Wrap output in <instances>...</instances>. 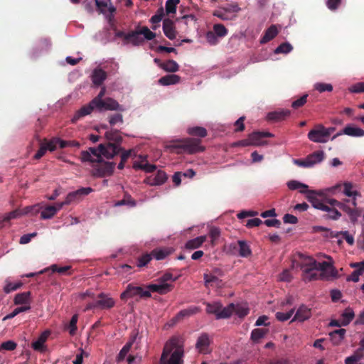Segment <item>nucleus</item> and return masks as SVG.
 Returning a JSON list of instances; mask_svg holds the SVG:
<instances>
[{
	"mask_svg": "<svg viewBox=\"0 0 364 364\" xmlns=\"http://www.w3.org/2000/svg\"><path fill=\"white\" fill-rule=\"evenodd\" d=\"M307 197L314 208L327 213L324 215L327 219L337 220L340 218L341 213L337 208L346 213L353 223L357 221L362 213L360 208L353 209L346 203L350 202L348 199L345 200V203H343L314 191H311L309 196Z\"/></svg>",
	"mask_w": 364,
	"mask_h": 364,
	"instance_id": "f257e3e1",
	"label": "nucleus"
},
{
	"mask_svg": "<svg viewBox=\"0 0 364 364\" xmlns=\"http://www.w3.org/2000/svg\"><path fill=\"white\" fill-rule=\"evenodd\" d=\"M183 339L178 336H173L164 345L160 363L161 364H183Z\"/></svg>",
	"mask_w": 364,
	"mask_h": 364,
	"instance_id": "f03ea898",
	"label": "nucleus"
},
{
	"mask_svg": "<svg viewBox=\"0 0 364 364\" xmlns=\"http://www.w3.org/2000/svg\"><path fill=\"white\" fill-rule=\"evenodd\" d=\"M119 148L112 143L100 144L98 148L90 147L88 151L81 152V160L83 162H101L102 156L107 159H112L119 154Z\"/></svg>",
	"mask_w": 364,
	"mask_h": 364,
	"instance_id": "7ed1b4c3",
	"label": "nucleus"
},
{
	"mask_svg": "<svg viewBox=\"0 0 364 364\" xmlns=\"http://www.w3.org/2000/svg\"><path fill=\"white\" fill-rule=\"evenodd\" d=\"M169 148L178 154L183 153L194 154L205 151V146L201 145V140L196 138H186L173 141Z\"/></svg>",
	"mask_w": 364,
	"mask_h": 364,
	"instance_id": "20e7f679",
	"label": "nucleus"
},
{
	"mask_svg": "<svg viewBox=\"0 0 364 364\" xmlns=\"http://www.w3.org/2000/svg\"><path fill=\"white\" fill-rule=\"evenodd\" d=\"M156 37V33L150 31L147 26H137L135 31H130L126 36V41L134 46H139L144 43V39L151 41Z\"/></svg>",
	"mask_w": 364,
	"mask_h": 364,
	"instance_id": "39448f33",
	"label": "nucleus"
},
{
	"mask_svg": "<svg viewBox=\"0 0 364 364\" xmlns=\"http://www.w3.org/2000/svg\"><path fill=\"white\" fill-rule=\"evenodd\" d=\"M203 304L206 306V313L214 314L217 319L228 318L233 313L234 304L232 303L226 307H223L222 304L219 301H214L213 303L204 302Z\"/></svg>",
	"mask_w": 364,
	"mask_h": 364,
	"instance_id": "423d86ee",
	"label": "nucleus"
},
{
	"mask_svg": "<svg viewBox=\"0 0 364 364\" xmlns=\"http://www.w3.org/2000/svg\"><path fill=\"white\" fill-rule=\"evenodd\" d=\"M93 166L92 174L95 177L103 178L112 175L115 167L114 162H105L102 159L101 162H97Z\"/></svg>",
	"mask_w": 364,
	"mask_h": 364,
	"instance_id": "0eeeda50",
	"label": "nucleus"
},
{
	"mask_svg": "<svg viewBox=\"0 0 364 364\" xmlns=\"http://www.w3.org/2000/svg\"><path fill=\"white\" fill-rule=\"evenodd\" d=\"M329 132L322 124H318L309 132L308 138L314 142L324 143L330 136Z\"/></svg>",
	"mask_w": 364,
	"mask_h": 364,
	"instance_id": "6e6552de",
	"label": "nucleus"
},
{
	"mask_svg": "<svg viewBox=\"0 0 364 364\" xmlns=\"http://www.w3.org/2000/svg\"><path fill=\"white\" fill-rule=\"evenodd\" d=\"M93 191L90 187L80 188L75 191L70 192L65 198V203H73L81 200L83 197Z\"/></svg>",
	"mask_w": 364,
	"mask_h": 364,
	"instance_id": "1a4fd4ad",
	"label": "nucleus"
},
{
	"mask_svg": "<svg viewBox=\"0 0 364 364\" xmlns=\"http://www.w3.org/2000/svg\"><path fill=\"white\" fill-rule=\"evenodd\" d=\"M229 247L230 250H237L238 255L242 257H247L252 255V250L245 240H238L237 244L231 243Z\"/></svg>",
	"mask_w": 364,
	"mask_h": 364,
	"instance_id": "9d476101",
	"label": "nucleus"
},
{
	"mask_svg": "<svg viewBox=\"0 0 364 364\" xmlns=\"http://www.w3.org/2000/svg\"><path fill=\"white\" fill-rule=\"evenodd\" d=\"M97 109L99 111L102 110H118V111H124V108L122 105H120L117 101L115 100L107 97L102 101V105L96 106Z\"/></svg>",
	"mask_w": 364,
	"mask_h": 364,
	"instance_id": "9b49d317",
	"label": "nucleus"
},
{
	"mask_svg": "<svg viewBox=\"0 0 364 364\" xmlns=\"http://www.w3.org/2000/svg\"><path fill=\"white\" fill-rule=\"evenodd\" d=\"M174 286L172 284H161L158 282L157 284H149L146 285V289H149V292H156L161 295L166 294L171 291Z\"/></svg>",
	"mask_w": 364,
	"mask_h": 364,
	"instance_id": "f8f14e48",
	"label": "nucleus"
},
{
	"mask_svg": "<svg viewBox=\"0 0 364 364\" xmlns=\"http://www.w3.org/2000/svg\"><path fill=\"white\" fill-rule=\"evenodd\" d=\"M96 305L101 309H109L114 306L115 301L113 298L109 296V295L105 293H100L97 296Z\"/></svg>",
	"mask_w": 364,
	"mask_h": 364,
	"instance_id": "ddd939ff",
	"label": "nucleus"
},
{
	"mask_svg": "<svg viewBox=\"0 0 364 364\" xmlns=\"http://www.w3.org/2000/svg\"><path fill=\"white\" fill-rule=\"evenodd\" d=\"M273 135L267 132H255L248 135L251 146H261L264 144L265 137H272Z\"/></svg>",
	"mask_w": 364,
	"mask_h": 364,
	"instance_id": "4468645a",
	"label": "nucleus"
},
{
	"mask_svg": "<svg viewBox=\"0 0 364 364\" xmlns=\"http://www.w3.org/2000/svg\"><path fill=\"white\" fill-rule=\"evenodd\" d=\"M298 257L299 259L298 262V266L300 267L301 269H316V260L312 257L306 256L302 253H299Z\"/></svg>",
	"mask_w": 364,
	"mask_h": 364,
	"instance_id": "2eb2a0df",
	"label": "nucleus"
},
{
	"mask_svg": "<svg viewBox=\"0 0 364 364\" xmlns=\"http://www.w3.org/2000/svg\"><path fill=\"white\" fill-rule=\"evenodd\" d=\"M105 136L108 141L107 143H112L119 148V153L122 151V148L120 146V144L122 141V137L118 130L112 129L110 131H107L105 132Z\"/></svg>",
	"mask_w": 364,
	"mask_h": 364,
	"instance_id": "dca6fc26",
	"label": "nucleus"
},
{
	"mask_svg": "<svg viewBox=\"0 0 364 364\" xmlns=\"http://www.w3.org/2000/svg\"><path fill=\"white\" fill-rule=\"evenodd\" d=\"M163 31L164 35L170 40H173L176 38L177 31L174 22L168 18L163 21Z\"/></svg>",
	"mask_w": 364,
	"mask_h": 364,
	"instance_id": "f3484780",
	"label": "nucleus"
},
{
	"mask_svg": "<svg viewBox=\"0 0 364 364\" xmlns=\"http://www.w3.org/2000/svg\"><path fill=\"white\" fill-rule=\"evenodd\" d=\"M95 109H97V107L95 105H92V101H90L89 104L82 106L75 112L71 119L72 122L75 123L82 117L90 114Z\"/></svg>",
	"mask_w": 364,
	"mask_h": 364,
	"instance_id": "a211bd4d",
	"label": "nucleus"
},
{
	"mask_svg": "<svg viewBox=\"0 0 364 364\" xmlns=\"http://www.w3.org/2000/svg\"><path fill=\"white\" fill-rule=\"evenodd\" d=\"M210 344V339L207 333H202L198 338L196 343V348L201 353H208V347Z\"/></svg>",
	"mask_w": 364,
	"mask_h": 364,
	"instance_id": "6ab92c4d",
	"label": "nucleus"
},
{
	"mask_svg": "<svg viewBox=\"0 0 364 364\" xmlns=\"http://www.w3.org/2000/svg\"><path fill=\"white\" fill-rule=\"evenodd\" d=\"M311 316V309L305 305H301L297 309L291 322L297 321L303 322L309 319Z\"/></svg>",
	"mask_w": 364,
	"mask_h": 364,
	"instance_id": "aec40b11",
	"label": "nucleus"
},
{
	"mask_svg": "<svg viewBox=\"0 0 364 364\" xmlns=\"http://www.w3.org/2000/svg\"><path fill=\"white\" fill-rule=\"evenodd\" d=\"M167 179L166 173L163 171H158L154 176H150L144 180V182L150 186H159L163 184Z\"/></svg>",
	"mask_w": 364,
	"mask_h": 364,
	"instance_id": "412c9836",
	"label": "nucleus"
},
{
	"mask_svg": "<svg viewBox=\"0 0 364 364\" xmlns=\"http://www.w3.org/2000/svg\"><path fill=\"white\" fill-rule=\"evenodd\" d=\"M137 336V333H132L129 341L123 346L117 356L116 361L121 363L124 360L127 353L129 352L133 343H134Z\"/></svg>",
	"mask_w": 364,
	"mask_h": 364,
	"instance_id": "4be33fe9",
	"label": "nucleus"
},
{
	"mask_svg": "<svg viewBox=\"0 0 364 364\" xmlns=\"http://www.w3.org/2000/svg\"><path fill=\"white\" fill-rule=\"evenodd\" d=\"M107 73L102 68H95L92 71L91 79L92 83L95 86H100L103 84L104 81L107 79Z\"/></svg>",
	"mask_w": 364,
	"mask_h": 364,
	"instance_id": "5701e85b",
	"label": "nucleus"
},
{
	"mask_svg": "<svg viewBox=\"0 0 364 364\" xmlns=\"http://www.w3.org/2000/svg\"><path fill=\"white\" fill-rule=\"evenodd\" d=\"M290 114L291 111L289 109H279L268 113L267 119L270 121L279 122L284 120Z\"/></svg>",
	"mask_w": 364,
	"mask_h": 364,
	"instance_id": "b1692460",
	"label": "nucleus"
},
{
	"mask_svg": "<svg viewBox=\"0 0 364 364\" xmlns=\"http://www.w3.org/2000/svg\"><path fill=\"white\" fill-rule=\"evenodd\" d=\"M139 286H135L133 283L129 284L126 289L121 294L120 299L122 300H127L129 298H134L138 296Z\"/></svg>",
	"mask_w": 364,
	"mask_h": 364,
	"instance_id": "393cba45",
	"label": "nucleus"
},
{
	"mask_svg": "<svg viewBox=\"0 0 364 364\" xmlns=\"http://www.w3.org/2000/svg\"><path fill=\"white\" fill-rule=\"evenodd\" d=\"M326 257L327 259H328L330 260V262H326V261H324V262H316V270H319V271L321 272V274H320V277L322 279H324L326 275L328 274L330 268L332 267V265L334 263L333 261L332 260L331 257L326 256Z\"/></svg>",
	"mask_w": 364,
	"mask_h": 364,
	"instance_id": "a878e982",
	"label": "nucleus"
},
{
	"mask_svg": "<svg viewBox=\"0 0 364 364\" xmlns=\"http://www.w3.org/2000/svg\"><path fill=\"white\" fill-rule=\"evenodd\" d=\"M200 308L198 306H191L188 309L180 311L173 318L175 321H180L185 317H189L200 311Z\"/></svg>",
	"mask_w": 364,
	"mask_h": 364,
	"instance_id": "bb28decb",
	"label": "nucleus"
},
{
	"mask_svg": "<svg viewBox=\"0 0 364 364\" xmlns=\"http://www.w3.org/2000/svg\"><path fill=\"white\" fill-rule=\"evenodd\" d=\"M206 235H201L187 241L185 247L188 250H195L202 246V245L206 241Z\"/></svg>",
	"mask_w": 364,
	"mask_h": 364,
	"instance_id": "cd10ccee",
	"label": "nucleus"
},
{
	"mask_svg": "<svg viewBox=\"0 0 364 364\" xmlns=\"http://www.w3.org/2000/svg\"><path fill=\"white\" fill-rule=\"evenodd\" d=\"M277 34L278 30L277 26L275 25H272L265 31L264 36L260 40V43L262 44L267 43L276 37Z\"/></svg>",
	"mask_w": 364,
	"mask_h": 364,
	"instance_id": "c85d7f7f",
	"label": "nucleus"
},
{
	"mask_svg": "<svg viewBox=\"0 0 364 364\" xmlns=\"http://www.w3.org/2000/svg\"><path fill=\"white\" fill-rule=\"evenodd\" d=\"M181 80V77L179 75L175 74L167 75L164 77H161L159 80V84L167 86L171 85H176Z\"/></svg>",
	"mask_w": 364,
	"mask_h": 364,
	"instance_id": "c756f323",
	"label": "nucleus"
},
{
	"mask_svg": "<svg viewBox=\"0 0 364 364\" xmlns=\"http://www.w3.org/2000/svg\"><path fill=\"white\" fill-rule=\"evenodd\" d=\"M343 133L354 137H360L364 136V130L363 129L351 125L346 126L343 129Z\"/></svg>",
	"mask_w": 364,
	"mask_h": 364,
	"instance_id": "7c9ffc66",
	"label": "nucleus"
},
{
	"mask_svg": "<svg viewBox=\"0 0 364 364\" xmlns=\"http://www.w3.org/2000/svg\"><path fill=\"white\" fill-rule=\"evenodd\" d=\"M325 154L323 151H316L309 154L306 158L310 166L321 162L324 159Z\"/></svg>",
	"mask_w": 364,
	"mask_h": 364,
	"instance_id": "2f4dec72",
	"label": "nucleus"
},
{
	"mask_svg": "<svg viewBox=\"0 0 364 364\" xmlns=\"http://www.w3.org/2000/svg\"><path fill=\"white\" fill-rule=\"evenodd\" d=\"M346 332V329L340 328L335 330L329 333L331 340L333 345H338L341 342V341L344 338Z\"/></svg>",
	"mask_w": 364,
	"mask_h": 364,
	"instance_id": "473e14b6",
	"label": "nucleus"
},
{
	"mask_svg": "<svg viewBox=\"0 0 364 364\" xmlns=\"http://www.w3.org/2000/svg\"><path fill=\"white\" fill-rule=\"evenodd\" d=\"M159 67L166 72L175 73L178 70L179 65L173 60H168L159 64Z\"/></svg>",
	"mask_w": 364,
	"mask_h": 364,
	"instance_id": "72a5a7b5",
	"label": "nucleus"
},
{
	"mask_svg": "<svg viewBox=\"0 0 364 364\" xmlns=\"http://www.w3.org/2000/svg\"><path fill=\"white\" fill-rule=\"evenodd\" d=\"M287 186L290 190H297L300 189V193H304L308 192V188L309 186L304 183H302L301 182H299L297 181H289L287 183ZM311 191H309V195L310 194Z\"/></svg>",
	"mask_w": 364,
	"mask_h": 364,
	"instance_id": "f704fd0d",
	"label": "nucleus"
},
{
	"mask_svg": "<svg viewBox=\"0 0 364 364\" xmlns=\"http://www.w3.org/2000/svg\"><path fill=\"white\" fill-rule=\"evenodd\" d=\"M31 297L30 291H25L22 293L17 294L14 297V304L16 305L19 304H29Z\"/></svg>",
	"mask_w": 364,
	"mask_h": 364,
	"instance_id": "c9c22d12",
	"label": "nucleus"
},
{
	"mask_svg": "<svg viewBox=\"0 0 364 364\" xmlns=\"http://www.w3.org/2000/svg\"><path fill=\"white\" fill-rule=\"evenodd\" d=\"M354 312L352 309L346 308L341 314V324L342 326L348 325L354 318Z\"/></svg>",
	"mask_w": 364,
	"mask_h": 364,
	"instance_id": "e433bc0d",
	"label": "nucleus"
},
{
	"mask_svg": "<svg viewBox=\"0 0 364 364\" xmlns=\"http://www.w3.org/2000/svg\"><path fill=\"white\" fill-rule=\"evenodd\" d=\"M47 338L48 334L46 333H42L36 341L32 343V348L35 350L42 352L43 350L44 343L46 341Z\"/></svg>",
	"mask_w": 364,
	"mask_h": 364,
	"instance_id": "4c0bfd02",
	"label": "nucleus"
},
{
	"mask_svg": "<svg viewBox=\"0 0 364 364\" xmlns=\"http://www.w3.org/2000/svg\"><path fill=\"white\" fill-rule=\"evenodd\" d=\"M187 132L190 135L199 136L201 138L205 137L208 134L207 130L202 127H189L187 129Z\"/></svg>",
	"mask_w": 364,
	"mask_h": 364,
	"instance_id": "58836bf2",
	"label": "nucleus"
},
{
	"mask_svg": "<svg viewBox=\"0 0 364 364\" xmlns=\"http://www.w3.org/2000/svg\"><path fill=\"white\" fill-rule=\"evenodd\" d=\"M316 269H306L302 270V278L305 282H311L318 278V274L315 272Z\"/></svg>",
	"mask_w": 364,
	"mask_h": 364,
	"instance_id": "ea45409f",
	"label": "nucleus"
},
{
	"mask_svg": "<svg viewBox=\"0 0 364 364\" xmlns=\"http://www.w3.org/2000/svg\"><path fill=\"white\" fill-rule=\"evenodd\" d=\"M170 254V251L167 249H154L151 252L152 258L154 257L157 260L165 259Z\"/></svg>",
	"mask_w": 364,
	"mask_h": 364,
	"instance_id": "a19ab883",
	"label": "nucleus"
},
{
	"mask_svg": "<svg viewBox=\"0 0 364 364\" xmlns=\"http://www.w3.org/2000/svg\"><path fill=\"white\" fill-rule=\"evenodd\" d=\"M77 320H78L77 314H74L72 316L69 323L66 324V326H65V329H67L69 331V333L71 336H74L76 333Z\"/></svg>",
	"mask_w": 364,
	"mask_h": 364,
	"instance_id": "79ce46f5",
	"label": "nucleus"
},
{
	"mask_svg": "<svg viewBox=\"0 0 364 364\" xmlns=\"http://www.w3.org/2000/svg\"><path fill=\"white\" fill-rule=\"evenodd\" d=\"M220 230L217 227H212L209 230L208 235L210 238V243L212 246H215L220 236Z\"/></svg>",
	"mask_w": 364,
	"mask_h": 364,
	"instance_id": "37998d69",
	"label": "nucleus"
},
{
	"mask_svg": "<svg viewBox=\"0 0 364 364\" xmlns=\"http://www.w3.org/2000/svg\"><path fill=\"white\" fill-rule=\"evenodd\" d=\"M293 50V46L288 42H284L280 44L275 50V54H287Z\"/></svg>",
	"mask_w": 364,
	"mask_h": 364,
	"instance_id": "c03bdc74",
	"label": "nucleus"
},
{
	"mask_svg": "<svg viewBox=\"0 0 364 364\" xmlns=\"http://www.w3.org/2000/svg\"><path fill=\"white\" fill-rule=\"evenodd\" d=\"M56 214V209L53 205H48L41 211V217L42 219H50Z\"/></svg>",
	"mask_w": 364,
	"mask_h": 364,
	"instance_id": "a18cd8bd",
	"label": "nucleus"
},
{
	"mask_svg": "<svg viewBox=\"0 0 364 364\" xmlns=\"http://www.w3.org/2000/svg\"><path fill=\"white\" fill-rule=\"evenodd\" d=\"M152 259L151 253H146L138 257L136 266L139 268L146 267Z\"/></svg>",
	"mask_w": 364,
	"mask_h": 364,
	"instance_id": "49530a36",
	"label": "nucleus"
},
{
	"mask_svg": "<svg viewBox=\"0 0 364 364\" xmlns=\"http://www.w3.org/2000/svg\"><path fill=\"white\" fill-rule=\"evenodd\" d=\"M180 0H167L166 2V14H176L177 5L179 4Z\"/></svg>",
	"mask_w": 364,
	"mask_h": 364,
	"instance_id": "de8ad7c7",
	"label": "nucleus"
},
{
	"mask_svg": "<svg viewBox=\"0 0 364 364\" xmlns=\"http://www.w3.org/2000/svg\"><path fill=\"white\" fill-rule=\"evenodd\" d=\"M249 309L243 305H235L234 304V309L233 312L236 314L238 317L242 318L245 316H246L249 314Z\"/></svg>",
	"mask_w": 364,
	"mask_h": 364,
	"instance_id": "09e8293b",
	"label": "nucleus"
},
{
	"mask_svg": "<svg viewBox=\"0 0 364 364\" xmlns=\"http://www.w3.org/2000/svg\"><path fill=\"white\" fill-rule=\"evenodd\" d=\"M30 309H31V306L29 304L27 305V306H23L16 308L11 313H10L9 314L6 315L3 318V321H6V320H8V319L13 318L14 317H15L18 314H20L21 312H24V311H28Z\"/></svg>",
	"mask_w": 364,
	"mask_h": 364,
	"instance_id": "8fccbe9b",
	"label": "nucleus"
},
{
	"mask_svg": "<svg viewBox=\"0 0 364 364\" xmlns=\"http://www.w3.org/2000/svg\"><path fill=\"white\" fill-rule=\"evenodd\" d=\"M178 279V277H173L170 272H166L159 277L156 281L161 284H168V282H174Z\"/></svg>",
	"mask_w": 364,
	"mask_h": 364,
	"instance_id": "3c124183",
	"label": "nucleus"
},
{
	"mask_svg": "<svg viewBox=\"0 0 364 364\" xmlns=\"http://www.w3.org/2000/svg\"><path fill=\"white\" fill-rule=\"evenodd\" d=\"M213 32L218 38L225 37L228 34V29L221 23H216L213 26Z\"/></svg>",
	"mask_w": 364,
	"mask_h": 364,
	"instance_id": "603ef678",
	"label": "nucleus"
},
{
	"mask_svg": "<svg viewBox=\"0 0 364 364\" xmlns=\"http://www.w3.org/2000/svg\"><path fill=\"white\" fill-rule=\"evenodd\" d=\"M50 268L53 272H58L61 274H72V272L70 271L71 269V266L69 265L59 267L56 264H53Z\"/></svg>",
	"mask_w": 364,
	"mask_h": 364,
	"instance_id": "864d4df0",
	"label": "nucleus"
},
{
	"mask_svg": "<svg viewBox=\"0 0 364 364\" xmlns=\"http://www.w3.org/2000/svg\"><path fill=\"white\" fill-rule=\"evenodd\" d=\"M314 89L321 93L323 92H331L333 90V86L329 83L317 82L314 85Z\"/></svg>",
	"mask_w": 364,
	"mask_h": 364,
	"instance_id": "5fc2aeb1",
	"label": "nucleus"
},
{
	"mask_svg": "<svg viewBox=\"0 0 364 364\" xmlns=\"http://www.w3.org/2000/svg\"><path fill=\"white\" fill-rule=\"evenodd\" d=\"M124 205H127L130 207H134L136 205V201L132 198L129 195H125L124 198L122 200L117 201L115 204L116 206H121Z\"/></svg>",
	"mask_w": 364,
	"mask_h": 364,
	"instance_id": "6e6d98bb",
	"label": "nucleus"
},
{
	"mask_svg": "<svg viewBox=\"0 0 364 364\" xmlns=\"http://www.w3.org/2000/svg\"><path fill=\"white\" fill-rule=\"evenodd\" d=\"M341 277V274H339V271L333 264L324 279L326 280H333L338 279Z\"/></svg>",
	"mask_w": 364,
	"mask_h": 364,
	"instance_id": "4d7b16f0",
	"label": "nucleus"
},
{
	"mask_svg": "<svg viewBox=\"0 0 364 364\" xmlns=\"http://www.w3.org/2000/svg\"><path fill=\"white\" fill-rule=\"evenodd\" d=\"M59 138H53L50 141L44 140L43 145L47 148L48 151H53L55 150L56 146L58 145Z\"/></svg>",
	"mask_w": 364,
	"mask_h": 364,
	"instance_id": "13d9d810",
	"label": "nucleus"
},
{
	"mask_svg": "<svg viewBox=\"0 0 364 364\" xmlns=\"http://www.w3.org/2000/svg\"><path fill=\"white\" fill-rule=\"evenodd\" d=\"M22 215H24L23 214V210H18V209H16V210H14L9 213H7L4 219H3V221L4 222H9V220H12V219H15V218H17L18 217Z\"/></svg>",
	"mask_w": 364,
	"mask_h": 364,
	"instance_id": "bf43d9fd",
	"label": "nucleus"
},
{
	"mask_svg": "<svg viewBox=\"0 0 364 364\" xmlns=\"http://www.w3.org/2000/svg\"><path fill=\"white\" fill-rule=\"evenodd\" d=\"M203 278L205 280V286L208 287L209 284L214 282L217 286H220L221 280L219 279L216 276L204 274Z\"/></svg>",
	"mask_w": 364,
	"mask_h": 364,
	"instance_id": "052dcab7",
	"label": "nucleus"
},
{
	"mask_svg": "<svg viewBox=\"0 0 364 364\" xmlns=\"http://www.w3.org/2000/svg\"><path fill=\"white\" fill-rule=\"evenodd\" d=\"M294 313V309H291L290 311L286 313L277 312L276 314V318L279 321H285L289 320Z\"/></svg>",
	"mask_w": 364,
	"mask_h": 364,
	"instance_id": "680f3d73",
	"label": "nucleus"
},
{
	"mask_svg": "<svg viewBox=\"0 0 364 364\" xmlns=\"http://www.w3.org/2000/svg\"><path fill=\"white\" fill-rule=\"evenodd\" d=\"M41 207L39 204H36L32 206H27L23 209V214L26 215L31 213V215H36L39 213Z\"/></svg>",
	"mask_w": 364,
	"mask_h": 364,
	"instance_id": "e2e57ef3",
	"label": "nucleus"
},
{
	"mask_svg": "<svg viewBox=\"0 0 364 364\" xmlns=\"http://www.w3.org/2000/svg\"><path fill=\"white\" fill-rule=\"evenodd\" d=\"M265 333L266 332L264 329L255 328L251 333V338L254 341H257L264 336Z\"/></svg>",
	"mask_w": 364,
	"mask_h": 364,
	"instance_id": "0e129e2a",
	"label": "nucleus"
},
{
	"mask_svg": "<svg viewBox=\"0 0 364 364\" xmlns=\"http://www.w3.org/2000/svg\"><path fill=\"white\" fill-rule=\"evenodd\" d=\"M21 286H22L21 282H17V283H14V284L11 283V282H8L4 288V291L5 293L9 294L13 291L17 290Z\"/></svg>",
	"mask_w": 364,
	"mask_h": 364,
	"instance_id": "69168bd1",
	"label": "nucleus"
},
{
	"mask_svg": "<svg viewBox=\"0 0 364 364\" xmlns=\"http://www.w3.org/2000/svg\"><path fill=\"white\" fill-rule=\"evenodd\" d=\"M364 273V269H355L352 274L346 278L348 282H358L359 281V277Z\"/></svg>",
	"mask_w": 364,
	"mask_h": 364,
	"instance_id": "338daca9",
	"label": "nucleus"
},
{
	"mask_svg": "<svg viewBox=\"0 0 364 364\" xmlns=\"http://www.w3.org/2000/svg\"><path fill=\"white\" fill-rule=\"evenodd\" d=\"M205 38L208 43L212 46H215L218 43V37L213 31H208Z\"/></svg>",
	"mask_w": 364,
	"mask_h": 364,
	"instance_id": "774afa93",
	"label": "nucleus"
}]
</instances>
